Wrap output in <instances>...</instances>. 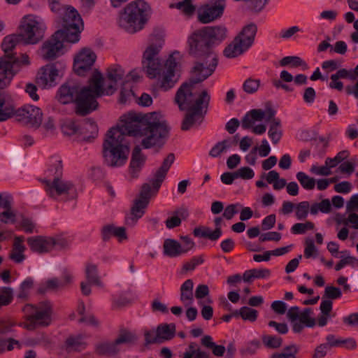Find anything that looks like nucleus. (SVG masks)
<instances>
[{
  "instance_id": "nucleus-1",
  "label": "nucleus",
  "mask_w": 358,
  "mask_h": 358,
  "mask_svg": "<svg viewBox=\"0 0 358 358\" xmlns=\"http://www.w3.org/2000/svg\"><path fill=\"white\" fill-rule=\"evenodd\" d=\"M164 122L159 120L155 113L142 114L129 112L123 115L120 125L108 131L103 143V156L110 166L123 165L130 152L127 136L143 137L141 145L144 148L163 144L162 139L168 134Z\"/></svg>"
},
{
  "instance_id": "nucleus-2",
  "label": "nucleus",
  "mask_w": 358,
  "mask_h": 358,
  "mask_svg": "<svg viewBox=\"0 0 358 358\" xmlns=\"http://www.w3.org/2000/svg\"><path fill=\"white\" fill-rule=\"evenodd\" d=\"M124 75V71L120 66H111L108 69L107 80L104 82L101 73L95 71L87 86L80 87L73 83L62 85L58 92V99L63 104L74 102L76 113L85 115L96 109V98L113 94L117 82L121 80Z\"/></svg>"
},
{
  "instance_id": "nucleus-3",
  "label": "nucleus",
  "mask_w": 358,
  "mask_h": 358,
  "mask_svg": "<svg viewBox=\"0 0 358 358\" xmlns=\"http://www.w3.org/2000/svg\"><path fill=\"white\" fill-rule=\"evenodd\" d=\"M196 83L190 80L184 83L178 90L175 102L180 110H187L182 124V130H188L196 124H200L206 113L210 97L206 90L198 92Z\"/></svg>"
},
{
  "instance_id": "nucleus-4",
  "label": "nucleus",
  "mask_w": 358,
  "mask_h": 358,
  "mask_svg": "<svg viewBox=\"0 0 358 358\" xmlns=\"http://www.w3.org/2000/svg\"><path fill=\"white\" fill-rule=\"evenodd\" d=\"M13 115L22 124L36 128L41 125L43 119L41 109L34 106H24L15 111L13 106L8 101L4 93L0 92V122Z\"/></svg>"
},
{
  "instance_id": "nucleus-5",
  "label": "nucleus",
  "mask_w": 358,
  "mask_h": 358,
  "mask_svg": "<svg viewBox=\"0 0 358 358\" xmlns=\"http://www.w3.org/2000/svg\"><path fill=\"white\" fill-rule=\"evenodd\" d=\"M150 9L149 5L143 0L129 3L120 13V26L130 33L142 29L148 20Z\"/></svg>"
},
{
  "instance_id": "nucleus-6",
  "label": "nucleus",
  "mask_w": 358,
  "mask_h": 358,
  "mask_svg": "<svg viewBox=\"0 0 358 358\" xmlns=\"http://www.w3.org/2000/svg\"><path fill=\"white\" fill-rule=\"evenodd\" d=\"M27 322L24 327L28 330H34L39 327H47L52 321V308L48 301H43L36 306L27 304L24 308Z\"/></svg>"
},
{
  "instance_id": "nucleus-7",
  "label": "nucleus",
  "mask_w": 358,
  "mask_h": 358,
  "mask_svg": "<svg viewBox=\"0 0 358 358\" xmlns=\"http://www.w3.org/2000/svg\"><path fill=\"white\" fill-rule=\"evenodd\" d=\"M257 31V27L253 23L245 26L224 49V55L229 58H234L242 55L253 44Z\"/></svg>"
},
{
  "instance_id": "nucleus-8",
  "label": "nucleus",
  "mask_w": 358,
  "mask_h": 358,
  "mask_svg": "<svg viewBox=\"0 0 358 358\" xmlns=\"http://www.w3.org/2000/svg\"><path fill=\"white\" fill-rule=\"evenodd\" d=\"M44 24L34 15H27L21 21L19 35L25 44H35L44 36Z\"/></svg>"
},
{
  "instance_id": "nucleus-9",
  "label": "nucleus",
  "mask_w": 358,
  "mask_h": 358,
  "mask_svg": "<svg viewBox=\"0 0 358 358\" xmlns=\"http://www.w3.org/2000/svg\"><path fill=\"white\" fill-rule=\"evenodd\" d=\"M82 19L73 8H67L62 20V36L66 42L76 43L79 41V34L83 29Z\"/></svg>"
},
{
  "instance_id": "nucleus-10",
  "label": "nucleus",
  "mask_w": 358,
  "mask_h": 358,
  "mask_svg": "<svg viewBox=\"0 0 358 358\" xmlns=\"http://www.w3.org/2000/svg\"><path fill=\"white\" fill-rule=\"evenodd\" d=\"M189 52L196 57L208 56L209 52H213L209 41L203 29L193 32L188 38Z\"/></svg>"
},
{
  "instance_id": "nucleus-11",
  "label": "nucleus",
  "mask_w": 358,
  "mask_h": 358,
  "mask_svg": "<svg viewBox=\"0 0 358 358\" xmlns=\"http://www.w3.org/2000/svg\"><path fill=\"white\" fill-rule=\"evenodd\" d=\"M197 58L199 62L192 69V73L196 78L191 80L196 84L208 78L214 72L217 65V55L214 52H209L208 56Z\"/></svg>"
},
{
  "instance_id": "nucleus-12",
  "label": "nucleus",
  "mask_w": 358,
  "mask_h": 358,
  "mask_svg": "<svg viewBox=\"0 0 358 358\" xmlns=\"http://www.w3.org/2000/svg\"><path fill=\"white\" fill-rule=\"evenodd\" d=\"M175 334L176 325L174 324H162L155 330L152 329L145 331V345L162 343L166 341L172 339Z\"/></svg>"
},
{
  "instance_id": "nucleus-13",
  "label": "nucleus",
  "mask_w": 358,
  "mask_h": 358,
  "mask_svg": "<svg viewBox=\"0 0 358 358\" xmlns=\"http://www.w3.org/2000/svg\"><path fill=\"white\" fill-rule=\"evenodd\" d=\"M66 41L62 31H57L52 37L46 41L41 49V57L45 60H53L58 57L63 48V43Z\"/></svg>"
},
{
  "instance_id": "nucleus-14",
  "label": "nucleus",
  "mask_w": 358,
  "mask_h": 358,
  "mask_svg": "<svg viewBox=\"0 0 358 358\" xmlns=\"http://www.w3.org/2000/svg\"><path fill=\"white\" fill-rule=\"evenodd\" d=\"M224 8V0H216L213 3L205 4L199 9L198 20L203 24L210 23L221 17Z\"/></svg>"
},
{
  "instance_id": "nucleus-15",
  "label": "nucleus",
  "mask_w": 358,
  "mask_h": 358,
  "mask_svg": "<svg viewBox=\"0 0 358 358\" xmlns=\"http://www.w3.org/2000/svg\"><path fill=\"white\" fill-rule=\"evenodd\" d=\"M95 53L89 48L82 49L74 58L73 69L79 76L91 69L96 60Z\"/></svg>"
},
{
  "instance_id": "nucleus-16",
  "label": "nucleus",
  "mask_w": 358,
  "mask_h": 358,
  "mask_svg": "<svg viewBox=\"0 0 358 358\" xmlns=\"http://www.w3.org/2000/svg\"><path fill=\"white\" fill-rule=\"evenodd\" d=\"M176 66L175 58L171 55L165 63V69L157 76L159 86L164 90L171 89L177 83L178 78L175 73Z\"/></svg>"
},
{
  "instance_id": "nucleus-17",
  "label": "nucleus",
  "mask_w": 358,
  "mask_h": 358,
  "mask_svg": "<svg viewBox=\"0 0 358 358\" xmlns=\"http://www.w3.org/2000/svg\"><path fill=\"white\" fill-rule=\"evenodd\" d=\"M17 59L13 55H6L0 57V89L7 87L15 75L13 65Z\"/></svg>"
},
{
  "instance_id": "nucleus-18",
  "label": "nucleus",
  "mask_w": 358,
  "mask_h": 358,
  "mask_svg": "<svg viewBox=\"0 0 358 358\" xmlns=\"http://www.w3.org/2000/svg\"><path fill=\"white\" fill-rule=\"evenodd\" d=\"M27 241L33 252L40 254L50 252L57 244L53 238L42 236L28 238Z\"/></svg>"
},
{
  "instance_id": "nucleus-19",
  "label": "nucleus",
  "mask_w": 358,
  "mask_h": 358,
  "mask_svg": "<svg viewBox=\"0 0 358 358\" xmlns=\"http://www.w3.org/2000/svg\"><path fill=\"white\" fill-rule=\"evenodd\" d=\"M275 113L276 112L271 107V103H267V117L266 120L270 122L268 134L273 144H277L282 135V131L280 129V120L275 117Z\"/></svg>"
},
{
  "instance_id": "nucleus-20",
  "label": "nucleus",
  "mask_w": 358,
  "mask_h": 358,
  "mask_svg": "<svg viewBox=\"0 0 358 358\" xmlns=\"http://www.w3.org/2000/svg\"><path fill=\"white\" fill-rule=\"evenodd\" d=\"M57 76L58 71L54 65H46L38 72L36 83L41 87H51Z\"/></svg>"
},
{
  "instance_id": "nucleus-21",
  "label": "nucleus",
  "mask_w": 358,
  "mask_h": 358,
  "mask_svg": "<svg viewBox=\"0 0 358 358\" xmlns=\"http://www.w3.org/2000/svg\"><path fill=\"white\" fill-rule=\"evenodd\" d=\"M174 159V155L173 153L169 154L166 158L164 160L160 168L157 171L154 178L150 180V182L152 183V187H154L155 191H158L162 182L166 177L168 170L173 163Z\"/></svg>"
},
{
  "instance_id": "nucleus-22",
  "label": "nucleus",
  "mask_w": 358,
  "mask_h": 358,
  "mask_svg": "<svg viewBox=\"0 0 358 358\" xmlns=\"http://www.w3.org/2000/svg\"><path fill=\"white\" fill-rule=\"evenodd\" d=\"M46 185L48 187L49 194L51 197L55 196L54 191H55L57 195L67 194L73 187V185L71 182L62 180L59 177L54 178L52 182L47 181Z\"/></svg>"
},
{
  "instance_id": "nucleus-23",
  "label": "nucleus",
  "mask_w": 358,
  "mask_h": 358,
  "mask_svg": "<svg viewBox=\"0 0 358 358\" xmlns=\"http://www.w3.org/2000/svg\"><path fill=\"white\" fill-rule=\"evenodd\" d=\"M267 117V106L266 110L252 109L248 112L242 119L241 126L245 129H248L255 126V122H260Z\"/></svg>"
},
{
  "instance_id": "nucleus-24",
  "label": "nucleus",
  "mask_w": 358,
  "mask_h": 358,
  "mask_svg": "<svg viewBox=\"0 0 358 358\" xmlns=\"http://www.w3.org/2000/svg\"><path fill=\"white\" fill-rule=\"evenodd\" d=\"M120 352V348L115 341H103L99 342L95 345V352L101 356L113 357Z\"/></svg>"
},
{
  "instance_id": "nucleus-25",
  "label": "nucleus",
  "mask_w": 358,
  "mask_h": 358,
  "mask_svg": "<svg viewBox=\"0 0 358 358\" xmlns=\"http://www.w3.org/2000/svg\"><path fill=\"white\" fill-rule=\"evenodd\" d=\"M23 236L15 237L13 249L9 254V258L15 263H21L25 259L24 255L25 246L23 245Z\"/></svg>"
},
{
  "instance_id": "nucleus-26",
  "label": "nucleus",
  "mask_w": 358,
  "mask_h": 358,
  "mask_svg": "<svg viewBox=\"0 0 358 358\" xmlns=\"http://www.w3.org/2000/svg\"><path fill=\"white\" fill-rule=\"evenodd\" d=\"M143 68L150 78H157L165 69V64L160 60L142 62Z\"/></svg>"
},
{
  "instance_id": "nucleus-27",
  "label": "nucleus",
  "mask_w": 358,
  "mask_h": 358,
  "mask_svg": "<svg viewBox=\"0 0 358 358\" xmlns=\"http://www.w3.org/2000/svg\"><path fill=\"white\" fill-rule=\"evenodd\" d=\"M203 29L211 45L224 40L227 36V29L222 26L206 27Z\"/></svg>"
},
{
  "instance_id": "nucleus-28",
  "label": "nucleus",
  "mask_w": 358,
  "mask_h": 358,
  "mask_svg": "<svg viewBox=\"0 0 358 358\" xmlns=\"http://www.w3.org/2000/svg\"><path fill=\"white\" fill-rule=\"evenodd\" d=\"M111 236L118 238L120 240L127 239L126 229L124 227H116L113 224H108L103 227L102 236L103 241L110 239Z\"/></svg>"
},
{
  "instance_id": "nucleus-29",
  "label": "nucleus",
  "mask_w": 358,
  "mask_h": 358,
  "mask_svg": "<svg viewBox=\"0 0 358 358\" xmlns=\"http://www.w3.org/2000/svg\"><path fill=\"white\" fill-rule=\"evenodd\" d=\"M141 148L137 145L134 148L132 152L130 169L131 176L134 178L136 176L145 162V157L141 155Z\"/></svg>"
},
{
  "instance_id": "nucleus-30",
  "label": "nucleus",
  "mask_w": 358,
  "mask_h": 358,
  "mask_svg": "<svg viewBox=\"0 0 358 358\" xmlns=\"http://www.w3.org/2000/svg\"><path fill=\"white\" fill-rule=\"evenodd\" d=\"M164 252L166 255L173 257L180 255L182 253V245L173 239H166L164 241Z\"/></svg>"
},
{
  "instance_id": "nucleus-31",
  "label": "nucleus",
  "mask_w": 358,
  "mask_h": 358,
  "mask_svg": "<svg viewBox=\"0 0 358 358\" xmlns=\"http://www.w3.org/2000/svg\"><path fill=\"white\" fill-rule=\"evenodd\" d=\"M193 281L190 279L185 281V282L181 285L180 300L185 303V306L190 305L193 301Z\"/></svg>"
},
{
  "instance_id": "nucleus-32",
  "label": "nucleus",
  "mask_w": 358,
  "mask_h": 358,
  "mask_svg": "<svg viewBox=\"0 0 358 358\" xmlns=\"http://www.w3.org/2000/svg\"><path fill=\"white\" fill-rule=\"evenodd\" d=\"M233 315L234 317L240 316L244 320L255 322L257 317V311L248 306H243L233 312Z\"/></svg>"
},
{
  "instance_id": "nucleus-33",
  "label": "nucleus",
  "mask_w": 358,
  "mask_h": 358,
  "mask_svg": "<svg viewBox=\"0 0 358 358\" xmlns=\"http://www.w3.org/2000/svg\"><path fill=\"white\" fill-rule=\"evenodd\" d=\"M162 48L161 44H150L143 52L142 62L160 60L159 53Z\"/></svg>"
},
{
  "instance_id": "nucleus-34",
  "label": "nucleus",
  "mask_w": 358,
  "mask_h": 358,
  "mask_svg": "<svg viewBox=\"0 0 358 358\" xmlns=\"http://www.w3.org/2000/svg\"><path fill=\"white\" fill-rule=\"evenodd\" d=\"M20 42H22V39L19 34H12L4 38L1 44L2 49L6 55H10L9 51H11Z\"/></svg>"
},
{
  "instance_id": "nucleus-35",
  "label": "nucleus",
  "mask_w": 358,
  "mask_h": 358,
  "mask_svg": "<svg viewBox=\"0 0 358 358\" xmlns=\"http://www.w3.org/2000/svg\"><path fill=\"white\" fill-rule=\"evenodd\" d=\"M231 140L229 138L224 139L216 143L210 150L209 155L213 157H218L227 149L231 147Z\"/></svg>"
},
{
  "instance_id": "nucleus-36",
  "label": "nucleus",
  "mask_w": 358,
  "mask_h": 358,
  "mask_svg": "<svg viewBox=\"0 0 358 358\" xmlns=\"http://www.w3.org/2000/svg\"><path fill=\"white\" fill-rule=\"evenodd\" d=\"M148 205L146 201H143L136 199L134 201V205L131 209V214L132 220L136 221L138 218L141 217L145 212V208Z\"/></svg>"
},
{
  "instance_id": "nucleus-37",
  "label": "nucleus",
  "mask_w": 358,
  "mask_h": 358,
  "mask_svg": "<svg viewBox=\"0 0 358 358\" xmlns=\"http://www.w3.org/2000/svg\"><path fill=\"white\" fill-rule=\"evenodd\" d=\"M86 276L90 283L101 286V282L97 275V267L94 264H89L86 266Z\"/></svg>"
},
{
  "instance_id": "nucleus-38",
  "label": "nucleus",
  "mask_w": 358,
  "mask_h": 358,
  "mask_svg": "<svg viewBox=\"0 0 358 358\" xmlns=\"http://www.w3.org/2000/svg\"><path fill=\"white\" fill-rule=\"evenodd\" d=\"M137 338L136 335L131 331L127 330H121L120 334L115 340L116 344L119 347L120 345L126 343L131 344L134 343L136 341Z\"/></svg>"
},
{
  "instance_id": "nucleus-39",
  "label": "nucleus",
  "mask_w": 358,
  "mask_h": 358,
  "mask_svg": "<svg viewBox=\"0 0 358 358\" xmlns=\"http://www.w3.org/2000/svg\"><path fill=\"white\" fill-rule=\"evenodd\" d=\"M296 178L301 186L306 189H313L315 185V180L310 178L303 172H299L296 174Z\"/></svg>"
},
{
  "instance_id": "nucleus-40",
  "label": "nucleus",
  "mask_w": 358,
  "mask_h": 358,
  "mask_svg": "<svg viewBox=\"0 0 358 358\" xmlns=\"http://www.w3.org/2000/svg\"><path fill=\"white\" fill-rule=\"evenodd\" d=\"M297 352V347L295 345H290L284 348V352L273 354L271 358H296V355Z\"/></svg>"
},
{
  "instance_id": "nucleus-41",
  "label": "nucleus",
  "mask_w": 358,
  "mask_h": 358,
  "mask_svg": "<svg viewBox=\"0 0 358 358\" xmlns=\"http://www.w3.org/2000/svg\"><path fill=\"white\" fill-rule=\"evenodd\" d=\"M313 314V310L310 308H305L299 316V321L303 323L305 326L308 327H313L315 325V320L311 317Z\"/></svg>"
},
{
  "instance_id": "nucleus-42",
  "label": "nucleus",
  "mask_w": 358,
  "mask_h": 358,
  "mask_svg": "<svg viewBox=\"0 0 358 358\" xmlns=\"http://www.w3.org/2000/svg\"><path fill=\"white\" fill-rule=\"evenodd\" d=\"M175 7L186 15L190 16L195 11V6L192 4L191 0H183L176 3Z\"/></svg>"
},
{
  "instance_id": "nucleus-43",
  "label": "nucleus",
  "mask_w": 358,
  "mask_h": 358,
  "mask_svg": "<svg viewBox=\"0 0 358 358\" xmlns=\"http://www.w3.org/2000/svg\"><path fill=\"white\" fill-rule=\"evenodd\" d=\"M295 208L296 218L303 220L308 216L310 204L308 201H301L296 205Z\"/></svg>"
},
{
  "instance_id": "nucleus-44",
  "label": "nucleus",
  "mask_w": 358,
  "mask_h": 358,
  "mask_svg": "<svg viewBox=\"0 0 358 358\" xmlns=\"http://www.w3.org/2000/svg\"><path fill=\"white\" fill-rule=\"evenodd\" d=\"M157 191H155V189H151L150 185L149 183H144L141 189L140 193L138 194V196L137 199L141 200L143 201H146V203H149V201L151 198L152 193V192H157Z\"/></svg>"
},
{
  "instance_id": "nucleus-45",
  "label": "nucleus",
  "mask_w": 358,
  "mask_h": 358,
  "mask_svg": "<svg viewBox=\"0 0 358 358\" xmlns=\"http://www.w3.org/2000/svg\"><path fill=\"white\" fill-rule=\"evenodd\" d=\"M259 85V80L248 78L243 83V88L246 93L253 94L258 90Z\"/></svg>"
},
{
  "instance_id": "nucleus-46",
  "label": "nucleus",
  "mask_w": 358,
  "mask_h": 358,
  "mask_svg": "<svg viewBox=\"0 0 358 358\" xmlns=\"http://www.w3.org/2000/svg\"><path fill=\"white\" fill-rule=\"evenodd\" d=\"M263 343L269 348H278L282 345V338L277 336H264L262 337Z\"/></svg>"
},
{
  "instance_id": "nucleus-47",
  "label": "nucleus",
  "mask_w": 358,
  "mask_h": 358,
  "mask_svg": "<svg viewBox=\"0 0 358 358\" xmlns=\"http://www.w3.org/2000/svg\"><path fill=\"white\" fill-rule=\"evenodd\" d=\"M314 228V224L311 222L306 223H296L292 227V231L294 234H304L307 230H311Z\"/></svg>"
},
{
  "instance_id": "nucleus-48",
  "label": "nucleus",
  "mask_w": 358,
  "mask_h": 358,
  "mask_svg": "<svg viewBox=\"0 0 358 358\" xmlns=\"http://www.w3.org/2000/svg\"><path fill=\"white\" fill-rule=\"evenodd\" d=\"M13 299V290L10 287H3L0 290V306L9 304Z\"/></svg>"
},
{
  "instance_id": "nucleus-49",
  "label": "nucleus",
  "mask_w": 358,
  "mask_h": 358,
  "mask_svg": "<svg viewBox=\"0 0 358 358\" xmlns=\"http://www.w3.org/2000/svg\"><path fill=\"white\" fill-rule=\"evenodd\" d=\"M348 157L347 151H342L337 154L334 158H327L325 161V164L329 165L330 167L334 168L337 166L339 163L343 162L345 159Z\"/></svg>"
},
{
  "instance_id": "nucleus-50",
  "label": "nucleus",
  "mask_w": 358,
  "mask_h": 358,
  "mask_svg": "<svg viewBox=\"0 0 358 358\" xmlns=\"http://www.w3.org/2000/svg\"><path fill=\"white\" fill-rule=\"evenodd\" d=\"M341 296V291L338 287L327 286L324 289L323 299H336Z\"/></svg>"
},
{
  "instance_id": "nucleus-51",
  "label": "nucleus",
  "mask_w": 358,
  "mask_h": 358,
  "mask_svg": "<svg viewBox=\"0 0 358 358\" xmlns=\"http://www.w3.org/2000/svg\"><path fill=\"white\" fill-rule=\"evenodd\" d=\"M4 209L5 210L0 213V221L3 223H8L9 222H15L16 215L12 210L11 206L5 208Z\"/></svg>"
},
{
  "instance_id": "nucleus-52",
  "label": "nucleus",
  "mask_w": 358,
  "mask_h": 358,
  "mask_svg": "<svg viewBox=\"0 0 358 358\" xmlns=\"http://www.w3.org/2000/svg\"><path fill=\"white\" fill-rule=\"evenodd\" d=\"M34 285V281L31 279H27L22 282L20 285V291L18 294V297L20 299H24L28 294L29 290H30Z\"/></svg>"
},
{
  "instance_id": "nucleus-53",
  "label": "nucleus",
  "mask_w": 358,
  "mask_h": 358,
  "mask_svg": "<svg viewBox=\"0 0 358 358\" xmlns=\"http://www.w3.org/2000/svg\"><path fill=\"white\" fill-rule=\"evenodd\" d=\"M236 178H241L244 180L251 179L255 173L252 169L248 166L242 167L236 171Z\"/></svg>"
},
{
  "instance_id": "nucleus-54",
  "label": "nucleus",
  "mask_w": 358,
  "mask_h": 358,
  "mask_svg": "<svg viewBox=\"0 0 358 358\" xmlns=\"http://www.w3.org/2000/svg\"><path fill=\"white\" fill-rule=\"evenodd\" d=\"M280 65L282 66L292 64L293 66H299L304 64L303 61L299 57H285L280 60Z\"/></svg>"
},
{
  "instance_id": "nucleus-55",
  "label": "nucleus",
  "mask_w": 358,
  "mask_h": 358,
  "mask_svg": "<svg viewBox=\"0 0 358 358\" xmlns=\"http://www.w3.org/2000/svg\"><path fill=\"white\" fill-rule=\"evenodd\" d=\"M62 131L65 135L71 136L75 134L78 131V127L73 121L65 122L62 125Z\"/></svg>"
},
{
  "instance_id": "nucleus-56",
  "label": "nucleus",
  "mask_w": 358,
  "mask_h": 358,
  "mask_svg": "<svg viewBox=\"0 0 358 358\" xmlns=\"http://www.w3.org/2000/svg\"><path fill=\"white\" fill-rule=\"evenodd\" d=\"M356 265L358 266V259L352 256H348L343 258L335 266L336 271L341 270L345 265Z\"/></svg>"
},
{
  "instance_id": "nucleus-57",
  "label": "nucleus",
  "mask_w": 358,
  "mask_h": 358,
  "mask_svg": "<svg viewBox=\"0 0 358 358\" xmlns=\"http://www.w3.org/2000/svg\"><path fill=\"white\" fill-rule=\"evenodd\" d=\"M260 346V343L258 341H253L250 342L247 347L242 349L241 352L243 355H254Z\"/></svg>"
},
{
  "instance_id": "nucleus-58",
  "label": "nucleus",
  "mask_w": 358,
  "mask_h": 358,
  "mask_svg": "<svg viewBox=\"0 0 358 358\" xmlns=\"http://www.w3.org/2000/svg\"><path fill=\"white\" fill-rule=\"evenodd\" d=\"M15 344L20 347V343L17 341L13 338H9L8 340H0V353L3 352L6 349L8 350H12L13 349V345Z\"/></svg>"
},
{
  "instance_id": "nucleus-59",
  "label": "nucleus",
  "mask_w": 358,
  "mask_h": 358,
  "mask_svg": "<svg viewBox=\"0 0 358 358\" xmlns=\"http://www.w3.org/2000/svg\"><path fill=\"white\" fill-rule=\"evenodd\" d=\"M331 168L329 165L325 164L324 166L321 167H317L316 166H313L311 167L310 171L316 175L318 176H329L331 173Z\"/></svg>"
},
{
  "instance_id": "nucleus-60",
  "label": "nucleus",
  "mask_w": 358,
  "mask_h": 358,
  "mask_svg": "<svg viewBox=\"0 0 358 358\" xmlns=\"http://www.w3.org/2000/svg\"><path fill=\"white\" fill-rule=\"evenodd\" d=\"M347 78L355 80V76L352 75V73L345 69H339L336 73L331 76V79L334 80Z\"/></svg>"
},
{
  "instance_id": "nucleus-61",
  "label": "nucleus",
  "mask_w": 358,
  "mask_h": 358,
  "mask_svg": "<svg viewBox=\"0 0 358 358\" xmlns=\"http://www.w3.org/2000/svg\"><path fill=\"white\" fill-rule=\"evenodd\" d=\"M259 150V154L261 157H266L268 155L271 148L268 143V141L266 139L262 141V145L258 148L257 147H255L253 148V152H256L257 150Z\"/></svg>"
},
{
  "instance_id": "nucleus-62",
  "label": "nucleus",
  "mask_w": 358,
  "mask_h": 358,
  "mask_svg": "<svg viewBox=\"0 0 358 358\" xmlns=\"http://www.w3.org/2000/svg\"><path fill=\"white\" fill-rule=\"evenodd\" d=\"M272 310L277 314L283 315L287 310L286 304L282 301H275L271 306Z\"/></svg>"
},
{
  "instance_id": "nucleus-63",
  "label": "nucleus",
  "mask_w": 358,
  "mask_h": 358,
  "mask_svg": "<svg viewBox=\"0 0 358 358\" xmlns=\"http://www.w3.org/2000/svg\"><path fill=\"white\" fill-rule=\"evenodd\" d=\"M203 262V259L202 258V257L193 258L189 262L185 263L183 265L182 269L186 271H192L195 268L196 265L202 264Z\"/></svg>"
},
{
  "instance_id": "nucleus-64",
  "label": "nucleus",
  "mask_w": 358,
  "mask_h": 358,
  "mask_svg": "<svg viewBox=\"0 0 358 358\" xmlns=\"http://www.w3.org/2000/svg\"><path fill=\"white\" fill-rule=\"evenodd\" d=\"M281 238V235L278 232L275 231H271L267 232L265 234H263L260 236L259 240L262 242L266 241H278Z\"/></svg>"
}]
</instances>
